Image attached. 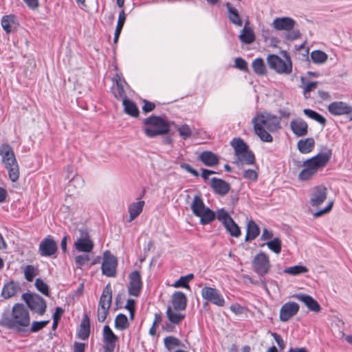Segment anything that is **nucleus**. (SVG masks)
I'll use <instances>...</instances> for the list:
<instances>
[{
    "instance_id": "obj_1",
    "label": "nucleus",
    "mask_w": 352,
    "mask_h": 352,
    "mask_svg": "<svg viewBox=\"0 0 352 352\" xmlns=\"http://www.w3.org/2000/svg\"><path fill=\"white\" fill-rule=\"evenodd\" d=\"M255 133L260 140L265 142H272L273 137L270 133H273L280 129V119L267 113L257 114L252 120Z\"/></svg>"
},
{
    "instance_id": "obj_2",
    "label": "nucleus",
    "mask_w": 352,
    "mask_h": 352,
    "mask_svg": "<svg viewBox=\"0 0 352 352\" xmlns=\"http://www.w3.org/2000/svg\"><path fill=\"white\" fill-rule=\"evenodd\" d=\"M1 326L23 331L25 327L30 324V318L28 309L20 303L15 304L10 316L3 315L0 320Z\"/></svg>"
},
{
    "instance_id": "obj_3",
    "label": "nucleus",
    "mask_w": 352,
    "mask_h": 352,
    "mask_svg": "<svg viewBox=\"0 0 352 352\" xmlns=\"http://www.w3.org/2000/svg\"><path fill=\"white\" fill-rule=\"evenodd\" d=\"M332 155V151L327 148L324 152L304 162V168L300 172L298 178L302 181H307L312 178L319 169L324 168L329 162Z\"/></svg>"
},
{
    "instance_id": "obj_4",
    "label": "nucleus",
    "mask_w": 352,
    "mask_h": 352,
    "mask_svg": "<svg viewBox=\"0 0 352 352\" xmlns=\"http://www.w3.org/2000/svg\"><path fill=\"white\" fill-rule=\"evenodd\" d=\"M143 122L146 126L144 133L148 138L166 134L170 131L169 123L160 116H151L144 119Z\"/></svg>"
},
{
    "instance_id": "obj_5",
    "label": "nucleus",
    "mask_w": 352,
    "mask_h": 352,
    "mask_svg": "<svg viewBox=\"0 0 352 352\" xmlns=\"http://www.w3.org/2000/svg\"><path fill=\"white\" fill-rule=\"evenodd\" d=\"M112 302V288L110 283H108L103 289L100 298L98 308V320L104 322L109 313Z\"/></svg>"
},
{
    "instance_id": "obj_6",
    "label": "nucleus",
    "mask_w": 352,
    "mask_h": 352,
    "mask_svg": "<svg viewBox=\"0 0 352 352\" xmlns=\"http://www.w3.org/2000/svg\"><path fill=\"white\" fill-rule=\"evenodd\" d=\"M287 61L278 56L270 54L267 58L269 67L278 74H289L292 71V64L289 56L286 57Z\"/></svg>"
},
{
    "instance_id": "obj_7",
    "label": "nucleus",
    "mask_w": 352,
    "mask_h": 352,
    "mask_svg": "<svg viewBox=\"0 0 352 352\" xmlns=\"http://www.w3.org/2000/svg\"><path fill=\"white\" fill-rule=\"evenodd\" d=\"M22 299L26 302L28 307L40 316H43L47 308L45 300L38 294L24 293Z\"/></svg>"
},
{
    "instance_id": "obj_8",
    "label": "nucleus",
    "mask_w": 352,
    "mask_h": 352,
    "mask_svg": "<svg viewBox=\"0 0 352 352\" xmlns=\"http://www.w3.org/2000/svg\"><path fill=\"white\" fill-rule=\"evenodd\" d=\"M252 266L254 271L259 276H265L271 268L269 256L264 252L257 254L252 261Z\"/></svg>"
},
{
    "instance_id": "obj_9",
    "label": "nucleus",
    "mask_w": 352,
    "mask_h": 352,
    "mask_svg": "<svg viewBox=\"0 0 352 352\" xmlns=\"http://www.w3.org/2000/svg\"><path fill=\"white\" fill-rule=\"evenodd\" d=\"M117 265L118 261L116 257L110 251L106 250L103 254V261L101 266L102 274L108 277L116 276Z\"/></svg>"
},
{
    "instance_id": "obj_10",
    "label": "nucleus",
    "mask_w": 352,
    "mask_h": 352,
    "mask_svg": "<svg viewBox=\"0 0 352 352\" xmlns=\"http://www.w3.org/2000/svg\"><path fill=\"white\" fill-rule=\"evenodd\" d=\"M202 298L218 307L225 305V299L220 291L214 287H204L201 291Z\"/></svg>"
},
{
    "instance_id": "obj_11",
    "label": "nucleus",
    "mask_w": 352,
    "mask_h": 352,
    "mask_svg": "<svg viewBox=\"0 0 352 352\" xmlns=\"http://www.w3.org/2000/svg\"><path fill=\"white\" fill-rule=\"evenodd\" d=\"M118 337L113 332L109 325H104L102 331L103 352H113Z\"/></svg>"
},
{
    "instance_id": "obj_12",
    "label": "nucleus",
    "mask_w": 352,
    "mask_h": 352,
    "mask_svg": "<svg viewBox=\"0 0 352 352\" xmlns=\"http://www.w3.org/2000/svg\"><path fill=\"white\" fill-rule=\"evenodd\" d=\"M58 251L56 242L51 237L44 238L38 246V253L41 256L52 257L55 256Z\"/></svg>"
},
{
    "instance_id": "obj_13",
    "label": "nucleus",
    "mask_w": 352,
    "mask_h": 352,
    "mask_svg": "<svg viewBox=\"0 0 352 352\" xmlns=\"http://www.w3.org/2000/svg\"><path fill=\"white\" fill-rule=\"evenodd\" d=\"M129 283L127 287L129 295L138 297L140 296L142 288V281L140 272L137 270L130 273L129 276Z\"/></svg>"
},
{
    "instance_id": "obj_14",
    "label": "nucleus",
    "mask_w": 352,
    "mask_h": 352,
    "mask_svg": "<svg viewBox=\"0 0 352 352\" xmlns=\"http://www.w3.org/2000/svg\"><path fill=\"white\" fill-rule=\"evenodd\" d=\"M299 305L295 302H288L283 305L280 309L279 318L282 322L288 321L292 317L297 314Z\"/></svg>"
},
{
    "instance_id": "obj_15",
    "label": "nucleus",
    "mask_w": 352,
    "mask_h": 352,
    "mask_svg": "<svg viewBox=\"0 0 352 352\" xmlns=\"http://www.w3.org/2000/svg\"><path fill=\"white\" fill-rule=\"evenodd\" d=\"M327 109L333 116H344L352 113V107L342 101H335L330 103Z\"/></svg>"
},
{
    "instance_id": "obj_16",
    "label": "nucleus",
    "mask_w": 352,
    "mask_h": 352,
    "mask_svg": "<svg viewBox=\"0 0 352 352\" xmlns=\"http://www.w3.org/2000/svg\"><path fill=\"white\" fill-rule=\"evenodd\" d=\"M81 236L74 243L75 248L78 252H90L94 248V243L89 239L86 231L80 230Z\"/></svg>"
},
{
    "instance_id": "obj_17",
    "label": "nucleus",
    "mask_w": 352,
    "mask_h": 352,
    "mask_svg": "<svg viewBox=\"0 0 352 352\" xmlns=\"http://www.w3.org/2000/svg\"><path fill=\"white\" fill-rule=\"evenodd\" d=\"M327 188L324 186H318L314 188L310 199V204L314 207H318L327 199Z\"/></svg>"
},
{
    "instance_id": "obj_18",
    "label": "nucleus",
    "mask_w": 352,
    "mask_h": 352,
    "mask_svg": "<svg viewBox=\"0 0 352 352\" xmlns=\"http://www.w3.org/2000/svg\"><path fill=\"white\" fill-rule=\"evenodd\" d=\"M0 155L2 162L6 167L12 166L17 163L12 148L8 144H3L0 147Z\"/></svg>"
},
{
    "instance_id": "obj_19",
    "label": "nucleus",
    "mask_w": 352,
    "mask_h": 352,
    "mask_svg": "<svg viewBox=\"0 0 352 352\" xmlns=\"http://www.w3.org/2000/svg\"><path fill=\"white\" fill-rule=\"evenodd\" d=\"M296 22L290 17H278L276 18L272 23V25L274 28L276 30H285L290 31L292 30Z\"/></svg>"
},
{
    "instance_id": "obj_20",
    "label": "nucleus",
    "mask_w": 352,
    "mask_h": 352,
    "mask_svg": "<svg viewBox=\"0 0 352 352\" xmlns=\"http://www.w3.org/2000/svg\"><path fill=\"white\" fill-rule=\"evenodd\" d=\"M210 183L214 192L221 196L227 195L230 189V184L221 179L213 177L211 179Z\"/></svg>"
},
{
    "instance_id": "obj_21",
    "label": "nucleus",
    "mask_w": 352,
    "mask_h": 352,
    "mask_svg": "<svg viewBox=\"0 0 352 352\" xmlns=\"http://www.w3.org/2000/svg\"><path fill=\"white\" fill-rule=\"evenodd\" d=\"M290 126L292 132L297 137L305 136L308 133V125L307 122L301 118L292 120Z\"/></svg>"
},
{
    "instance_id": "obj_22",
    "label": "nucleus",
    "mask_w": 352,
    "mask_h": 352,
    "mask_svg": "<svg viewBox=\"0 0 352 352\" xmlns=\"http://www.w3.org/2000/svg\"><path fill=\"white\" fill-rule=\"evenodd\" d=\"M172 304L175 311L185 310L187 305V298L185 294L180 291L174 292L172 296Z\"/></svg>"
},
{
    "instance_id": "obj_23",
    "label": "nucleus",
    "mask_w": 352,
    "mask_h": 352,
    "mask_svg": "<svg viewBox=\"0 0 352 352\" xmlns=\"http://www.w3.org/2000/svg\"><path fill=\"white\" fill-rule=\"evenodd\" d=\"M294 297L302 302L312 311L318 312L320 310V306L318 302L309 295L297 294Z\"/></svg>"
},
{
    "instance_id": "obj_24",
    "label": "nucleus",
    "mask_w": 352,
    "mask_h": 352,
    "mask_svg": "<svg viewBox=\"0 0 352 352\" xmlns=\"http://www.w3.org/2000/svg\"><path fill=\"white\" fill-rule=\"evenodd\" d=\"M239 38L241 43L245 44L252 43L256 38L254 32L251 27L249 26V22L247 21L242 29Z\"/></svg>"
},
{
    "instance_id": "obj_25",
    "label": "nucleus",
    "mask_w": 352,
    "mask_h": 352,
    "mask_svg": "<svg viewBox=\"0 0 352 352\" xmlns=\"http://www.w3.org/2000/svg\"><path fill=\"white\" fill-rule=\"evenodd\" d=\"M90 334V320L87 314L83 316L80 322L79 329L77 333V336L81 340L88 339Z\"/></svg>"
},
{
    "instance_id": "obj_26",
    "label": "nucleus",
    "mask_w": 352,
    "mask_h": 352,
    "mask_svg": "<svg viewBox=\"0 0 352 352\" xmlns=\"http://www.w3.org/2000/svg\"><path fill=\"white\" fill-rule=\"evenodd\" d=\"M236 156L234 163L238 166L252 165L255 163V155L254 153L249 150L245 153H240Z\"/></svg>"
},
{
    "instance_id": "obj_27",
    "label": "nucleus",
    "mask_w": 352,
    "mask_h": 352,
    "mask_svg": "<svg viewBox=\"0 0 352 352\" xmlns=\"http://www.w3.org/2000/svg\"><path fill=\"white\" fill-rule=\"evenodd\" d=\"M228 9V17L230 21L236 26L241 27L243 25V21L239 14L236 8H234L230 3H226Z\"/></svg>"
},
{
    "instance_id": "obj_28",
    "label": "nucleus",
    "mask_w": 352,
    "mask_h": 352,
    "mask_svg": "<svg viewBox=\"0 0 352 352\" xmlns=\"http://www.w3.org/2000/svg\"><path fill=\"white\" fill-rule=\"evenodd\" d=\"M20 289L21 287L19 283L10 281L4 285L1 292V296L4 298H10L14 296Z\"/></svg>"
},
{
    "instance_id": "obj_29",
    "label": "nucleus",
    "mask_w": 352,
    "mask_h": 352,
    "mask_svg": "<svg viewBox=\"0 0 352 352\" xmlns=\"http://www.w3.org/2000/svg\"><path fill=\"white\" fill-rule=\"evenodd\" d=\"M199 159L207 166H214L219 164L218 157L211 151H204Z\"/></svg>"
},
{
    "instance_id": "obj_30",
    "label": "nucleus",
    "mask_w": 352,
    "mask_h": 352,
    "mask_svg": "<svg viewBox=\"0 0 352 352\" xmlns=\"http://www.w3.org/2000/svg\"><path fill=\"white\" fill-rule=\"evenodd\" d=\"M144 206V201H139L138 202H133L129 206V222H131L135 218H137L142 212Z\"/></svg>"
},
{
    "instance_id": "obj_31",
    "label": "nucleus",
    "mask_w": 352,
    "mask_h": 352,
    "mask_svg": "<svg viewBox=\"0 0 352 352\" xmlns=\"http://www.w3.org/2000/svg\"><path fill=\"white\" fill-rule=\"evenodd\" d=\"M259 234L260 228L258 225L253 220L249 221L247 224L245 241H252L255 239Z\"/></svg>"
},
{
    "instance_id": "obj_32",
    "label": "nucleus",
    "mask_w": 352,
    "mask_h": 352,
    "mask_svg": "<svg viewBox=\"0 0 352 352\" xmlns=\"http://www.w3.org/2000/svg\"><path fill=\"white\" fill-rule=\"evenodd\" d=\"M1 23L3 30L7 34H10L12 32V25H17L16 16L14 14L4 15L1 18Z\"/></svg>"
},
{
    "instance_id": "obj_33",
    "label": "nucleus",
    "mask_w": 352,
    "mask_h": 352,
    "mask_svg": "<svg viewBox=\"0 0 352 352\" xmlns=\"http://www.w3.org/2000/svg\"><path fill=\"white\" fill-rule=\"evenodd\" d=\"M196 217L200 218V223L201 225H207L215 219L216 214L214 211L206 207L200 212L199 215Z\"/></svg>"
},
{
    "instance_id": "obj_34",
    "label": "nucleus",
    "mask_w": 352,
    "mask_h": 352,
    "mask_svg": "<svg viewBox=\"0 0 352 352\" xmlns=\"http://www.w3.org/2000/svg\"><path fill=\"white\" fill-rule=\"evenodd\" d=\"M122 104L124 106V111L126 114L132 117L138 116L139 110L138 107L133 102H132L127 98H125L122 101Z\"/></svg>"
},
{
    "instance_id": "obj_35",
    "label": "nucleus",
    "mask_w": 352,
    "mask_h": 352,
    "mask_svg": "<svg viewBox=\"0 0 352 352\" xmlns=\"http://www.w3.org/2000/svg\"><path fill=\"white\" fill-rule=\"evenodd\" d=\"M231 145L234 150L235 155L249 151L248 146L240 138H234L231 142Z\"/></svg>"
},
{
    "instance_id": "obj_36",
    "label": "nucleus",
    "mask_w": 352,
    "mask_h": 352,
    "mask_svg": "<svg viewBox=\"0 0 352 352\" xmlns=\"http://www.w3.org/2000/svg\"><path fill=\"white\" fill-rule=\"evenodd\" d=\"M166 316L170 323L178 325L185 318L184 314L175 312L170 306H168L166 310Z\"/></svg>"
},
{
    "instance_id": "obj_37",
    "label": "nucleus",
    "mask_w": 352,
    "mask_h": 352,
    "mask_svg": "<svg viewBox=\"0 0 352 352\" xmlns=\"http://www.w3.org/2000/svg\"><path fill=\"white\" fill-rule=\"evenodd\" d=\"M205 208H206V206H205L201 197L199 195L195 196L190 205L192 213L195 216L199 215L200 212L204 210Z\"/></svg>"
},
{
    "instance_id": "obj_38",
    "label": "nucleus",
    "mask_w": 352,
    "mask_h": 352,
    "mask_svg": "<svg viewBox=\"0 0 352 352\" xmlns=\"http://www.w3.org/2000/svg\"><path fill=\"white\" fill-rule=\"evenodd\" d=\"M314 147V140L313 138H307L300 140L298 142V148L302 153H308L312 151Z\"/></svg>"
},
{
    "instance_id": "obj_39",
    "label": "nucleus",
    "mask_w": 352,
    "mask_h": 352,
    "mask_svg": "<svg viewBox=\"0 0 352 352\" xmlns=\"http://www.w3.org/2000/svg\"><path fill=\"white\" fill-rule=\"evenodd\" d=\"M252 67L254 72L259 76H263L267 73L264 60L261 58L254 59L252 63Z\"/></svg>"
},
{
    "instance_id": "obj_40",
    "label": "nucleus",
    "mask_w": 352,
    "mask_h": 352,
    "mask_svg": "<svg viewBox=\"0 0 352 352\" xmlns=\"http://www.w3.org/2000/svg\"><path fill=\"white\" fill-rule=\"evenodd\" d=\"M129 326L128 318L124 314H119L115 318V327L120 331L127 329Z\"/></svg>"
},
{
    "instance_id": "obj_41",
    "label": "nucleus",
    "mask_w": 352,
    "mask_h": 352,
    "mask_svg": "<svg viewBox=\"0 0 352 352\" xmlns=\"http://www.w3.org/2000/svg\"><path fill=\"white\" fill-rule=\"evenodd\" d=\"M224 226L226 230L232 236L238 238L241 236V229L238 226V225L234 221L233 219L228 221L227 224H225Z\"/></svg>"
},
{
    "instance_id": "obj_42",
    "label": "nucleus",
    "mask_w": 352,
    "mask_h": 352,
    "mask_svg": "<svg viewBox=\"0 0 352 352\" xmlns=\"http://www.w3.org/2000/svg\"><path fill=\"white\" fill-rule=\"evenodd\" d=\"M312 61L317 64H322L327 60V54L320 50H314L310 54Z\"/></svg>"
},
{
    "instance_id": "obj_43",
    "label": "nucleus",
    "mask_w": 352,
    "mask_h": 352,
    "mask_svg": "<svg viewBox=\"0 0 352 352\" xmlns=\"http://www.w3.org/2000/svg\"><path fill=\"white\" fill-rule=\"evenodd\" d=\"M308 272L307 267L303 265H294L289 267H286L284 270V272L292 276H297L301 274H305Z\"/></svg>"
},
{
    "instance_id": "obj_44",
    "label": "nucleus",
    "mask_w": 352,
    "mask_h": 352,
    "mask_svg": "<svg viewBox=\"0 0 352 352\" xmlns=\"http://www.w3.org/2000/svg\"><path fill=\"white\" fill-rule=\"evenodd\" d=\"M267 245L268 248L276 254H279L281 252L282 243L278 238H274L273 240L263 243L261 246L263 247Z\"/></svg>"
},
{
    "instance_id": "obj_45",
    "label": "nucleus",
    "mask_w": 352,
    "mask_h": 352,
    "mask_svg": "<svg viewBox=\"0 0 352 352\" xmlns=\"http://www.w3.org/2000/svg\"><path fill=\"white\" fill-rule=\"evenodd\" d=\"M194 276L192 274H189L186 276H181L175 283L173 285L174 287H184L190 289L189 282L193 278Z\"/></svg>"
},
{
    "instance_id": "obj_46",
    "label": "nucleus",
    "mask_w": 352,
    "mask_h": 352,
    "mask_svg": "<svg viewBox=\"0 0 352 352\" xmlns=\"http://www.w3.org/2000/svg\"><path fill=\"white\" fill-rule=\"evenodd\" d=\"M164 343L165 347L168 351H171L174 346H179L181 344V342L178 338L170 336L164 339Z\"/></svg>"
},
{
    "instance_id": "obj_47",
    "label": "nucleus",
    "mask_w": 352,
    "mask_h": 352,
    "mask_svg": "<svg viewBox=\"0 0 352 352\" xmlns=\"http://www.w3.org/2000/svg\"><path fill=\"white\" fill-rule=\"evenodd\" d=\"M8 172L9 178L13 182H16L19 177V169L18 163L12 166L6 167Z\"/></svg>"
},
{
    "instance_id": "obj_48",
    "label": "nucleus",
    "mask_w": 352,
    "mask_h": 352,
    "mask_svg": "<svg viewBox=\"0 0 352 352\" xmlns=\"http://www.w3.org/2000/svg\"><path fill=\"white\" fill-rule=\"evenodd\" d=\"M113 94L117 98H121L124 100V98H127L120 78L116 81V86L113 89Z\"/></svg>"
},
{
    "instance_id": "obj_49",
    "label": "nucleus",
    "mask_w": 352,
    "mask_h": 352,
    "mask_svg": "<svg viewBox=\"0 0 352 352\" xmlns=\"http://www.w3.org/2000/svg\"><path fill=\"white\" fill-rule=\"evenodd\" d=\"M36 274L37 269L34 266L32 265H28L25 266L24 269V276L28 281L32 282Z\"/></svg>"
},
{
    "instance_id": "obj_50",
    "label": "nucleus",
    "mask_w": 352,
    "mask_h": 352,
    "mask_svg": "<svg viewBox=\"0 0 352 352\" xmlns=\"http://www.w3.org/2000/svg\"><path fill=\"white\" fill-rule=\"evenodd\" d=\"M35 287L41 293L43 294L49 296L50 291L48 285L44 283L43 280L41 278H36L35 280Z\"/></svg>"
},
{
    "instance_id": "obj_51",
    "label": "nucleus",
    "mask_w": 352,
    "mask_h": 352,
    "mask_svg": "<svg viewBox=\"0 0 352 352\" xmlns=\"http://www.w3.org/2000/svg\"><path fill=\"white\" fill-rule=\"evenodd\" d=\"M217 218L218 220L222 221L223 226L227 224V223L232 219L223 208L217 210Z\"/></svg>"
},
{
    "instance_id": "obj_52",
    "label": "nucleus",
    "mask_w": 352,
    "mask_h": 352,
    "mask_svg": "<svg viewBox=\"0 0 352 352\" xmlns=\"http://www.w3.org/2000/svg\"><path fill=\"white\" fill-rule=\"evenodd\" d=\"M177 131H178L179 135L184 140L189 138L192 135V131H191L190 126L186 124L178 127Z\"/></svg>"
},
{
    "instance_id": "obj_53",
    "label": "nucleus",
    "mask_w": 352,
    "mask_h": 352,
    "mask_svg": "<svg viewBox=\"0 0 352 352\" xmlns=\"http://www.w3.org/2000/svg\"><path fill=\"white\" fill-rule=\"evenodd\" d=\"M50 320L34 321L30 328L31 332H37L48 324Z\"/></svg>"
},
{
    "instance_id": "obj_54",
    "label": "nucleus",
    "mask_w": 352,
    "mask_h": 352,
    "mask_svg": "<svg viewBox=\"0 0 352 352\" xmlns=\"http://www.w3.org/2000/svg\"><path fill=\"white\" fill-rule=\"evenodd\" d=\"M125 20H126V15H125L124 11L123 10H122L119 13L117 25H116L115 32L121 33V31L124 26Z\"/></svg>"
},
{
    "instance_id": "obj_55",
    "label": "nucleus",
    "mask_w": 352,
    "mask_h": 352,
    "mask_svg": "<svg viewBox=\"0 0 352 352\" xmlns=\"http://www.w3.org/2000/svg\"><path fill=\"white\" fill-rule=\"evenodd\" d=\"M90 258L88 255H78L75 258V262L78 267H80L82 265H85L88 263Z\"/></svg>"
},
{
    "instance_id": "obj_56",
    "label": "nucleus",
    "mask_w": 352,
    "mask_h": 352,
    "mask_svg": "<svg viewBox=\"0 0 352 352\" xmlns=\"http://www.w3.org/2000/svg\"><path fill=\"white\" fill-rule=\"evenodd\" d=\"M235 66L243 72H248L247 62L242 58H236L234 60Z\"/></svg>"
},
{
    "instance_id": "obj_57",
    "label": "nucleus",
    "mask_w": 352,
    "mask_h": 352,
    "mask_svg": "<svg viewBox=\"0 0 352 352\" xmlns=\"http://www.w3.org/2000/svg\"><path fill=\"white\" fill-rule=\"evenodd\" d=\"M243 177L251 181H256L258 178V174L254 170L248 169L244 171Z\"/></svg>"
},
{
    "instance_id": "obj_58",
    "label": "nucleus",
    "mask_w": 352,
    "mask_h": 352,
    "mask_svg": "<svg viewBox=\"0 0 352 352\" xmlns=\"http://www.w3.org/2000/svg\"><path fill=\"white\" fill-rule=\"evenodd\" d=\"M287 32L288 33L286 35V38L288 40L294 41L300 38L301 36V33L298 30H294L293 28L292 30Z\"/></svg>"
},
{
    "instance_id": "obj_59",
    "label": "nucleus",
    "mask_w": 352,
    "mask_h": 352,
    "mask_svg": "<svg viewBox=\"0 0 352 352\" xmlns=\"http://www.w3.org/2000/svg\"><path fill=\"white\" fill-rule=\"evenodd\" d=\"M318 82H309L304 87L303 94L306 98H308L307 94L315 89L318 85Z\"/></svg>"
},
{
    "instance_id": "obj_60",
    "label": "nucleus",
    "mask_w": 352,
    "mask_h": 352,
    "mask_svg": "<svg viewBox=\"0 0 352 352\" xmlns=\"http://www.w3.org/2000/svg\"><path fill=\"white\" fill-rule=\"evenodd\" d=\"M333 205V201H329L328 203L327 206L324 209L320 210L316 212V213H314V217H318L324 214L329 212L332 209Z\"/></svg>"
},
{
    "instance_id": "obj_61",
    "label": "nucleus",
    "mask_w": 352,
    "mask_h": 352,
    "mask_svg": "<svg viewBox=\"0 0 352 352\" xmlns=\"http://www.w3.org/2000/svg\"><path fill=\"white\" fill-rule=\"evenodd\" d=\"M155 107V104L153 102L147 101L146 100H144V105L142 107V111L144 113H148L152 111Z\"/></svg>"
},
{
    "instance_id": "obj_62",
    "label": "nucleus",
    "mask_w": 352,
    "mask_h": 352,
    "mask_svg": "<svg viewBox=\"0 0 352 352\" xmlns=\"http://www.w3.org/2000/svg\"><path fill=\"white\" fill-rule=\"evenodd\" d=\"M230 309L233 313L237 315L243 314L244 310V308L239 303L232 304Z\"/></svg>"
},
{
    "instance_id": "obj_63",
    "label": "nucleus",
    "mask_w": 352,
    "mask_h": 352,
    "mask_svg": "<svg viewBox=\"0 0 352 352\" xmlns=\"http://www.w3.org/2000/svg\"><path fill=\"white\" fill-rule=\"evenodd\" d=\"M272 336L274 338V340L276 342L278 346L280 349H283L285 347V342H284L283 340L282 339L281 336L276 333H272Z\"/></svg>"
},
{
    "instance_id": "obj_64",
    "label": "nucleus",
    "mask_w": 352,
    "mask_h": 352,
    "mask_svg": "<svg viewBox=\"0 0 352 352\" xmlns=\"http://www.w3.org/2000/svg\"><path fill=\"white\" fill-rule=\"evenodd\" d=\"M23 1L25 3L27 6L32 10L36 9L39 5L38 0H23Z\"/></svg>"
}]
</instances>
